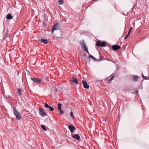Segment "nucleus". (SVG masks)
Masks as SVG:
<instances>
[{
	"label": "nucleus",
	"mask_w": 149,
	"mask_h": 149,
	"mask_svg": "<svg viewBox=\"0 0 149 149\" xmlns=\"http://www.w3.org/2000/svg\"><path fill=\"white\" fill-rule=\"evenodd\" d=\"M40 41L41 42L45 44H47L48 42V40L47 39H42Z\"/></svg>",
	"instance_id": "nucleus-14"
},
{
	"label": "nucleus",
	"mask_w": 149,
	"mask_h": 149,
	"mask_svg": "<svg viewBox=\"0 0 149 149\" xmlns=\"http://www.w3.org/2000/svg\"><path fill=\"white\" fill-rule=\"evenodd\" d=\"M80 43L81 47L82 49L85 50L86 52L88 51V49L86 46L84 41V40H82L80 41Z\"/></svg>",
	"instance_id": "nucleus-4"
},
{
	"label": "nucleus",
	"mask_w": 149,
	"mask_h": 149,
	"mask_svg": "<svg viewBox=\"0 0 149 149\" xmlns=\"http://www.w3.org/2000/svg\"><path fill=\"white\" fill-rule=\"evenodd\" d=\"M64 3L63 0H58V4L61 5L63 4Z\"/></svg>",
	"instance_id": "nucleus-17"
},
{
	"label": "nucleus",
	"mask_w": 149,
	"mask_h": 149,
	"mask_svg": "<svg viewBox=\"0 0 149 149\" xmlns=\"http://www.w3.org/2000/svg\"><path fill=\"white\" fill-rule=\"evenodd\" d=\"M60 26L58 23H56L53 26L52 28V33L56 30L60 28Z\"/></svg>",
	"instance_id": "nucleus-5"
},
{
	"label": "nucleus",
	"mask_w": 149,
	"mask_h": 149,
	"mask_svg": "<svg viewBox=\"0 0 149 149\" xmlns=\"http://www.w3.org/2000/svg\"><path fill=\"white\" fill-rule=\"evenodd\" d=\"M138 90L135 91L133 92V93L134 94H136L138 92Z\"/></svg>",
	"instance_id": "nucleus-28"
},
{
	"label": "nucleus",
	"mask_w": 149,
	"mask_h": 149,
	"mask_svg": "<svg viewBox=\"0 0 149 149\" xmlns=\"http://www.w3.org/2000/svg\"><path fill=\"white\" fill-rule=\"evenodd\" d=\"M142 77L144 78V79H147L148 77H146V76H144L143 75H142Z\"/></svg>",
	"instance_id": "nucleus-27"
},
{
	"label": "nucleus",
	"mask_w": 149,
	"mask_h": 149,
	"mask_svg": "<svg viewBox=\"0 0 149 149\" xmlns=\"http://www.w3.org/2000/svg\"><path fill=\"white\" fill-rule=\"evenodd\" d=\"M62 105V104L60 103H58V109L59 110H60L61 109V106Z\"/></svg>",
	"instance_id": "nucleus-16"
},
{
	"label": "nucleus",
	"mask_w": 149,
	"mask_h": 149,
	"mask_svg": "<svg viewBox=\"0 0 149 149\" xmlns=\"http://www.w3.org/2000/svg\"><path fill=\"white\" fill-rule=\"evenodd\" d=\"M39 114L42 117H44L45 116H47V114L45 112L44 110L42 109L40 107L39 108Z\"/></svg>",
	"instance_id": "nucleus-6"
},
{
	"label": "nucleus",
	"mask_w": 149,
	"mask_h": 149,
	"mask_svg": "<svg viewBox=\"0 0 149 149\" xmlns=\"http://www.w3.org/2000/svg\"><path fill=\"white\" fill-rule=\"evenodd\" d=\"M70 82L74 83L76 85H77L78 84V81L77 80V78L76 77H72V79L71 80H70Z\"/></svg>",
	"instance_id": "nucleus-7"
},
{
	"label": "nucleus",
	"mask_w": 149,
	"mask_h": 149,
	"mask_svg": "<svg viewBox=\"0 0 149 149\" xmlns=\"http://www.w3.org/2000/svg\"><path fill=\"white\" fill-rule=\"evenodd\" d=\"M41 127L42 129L45 131L46 130V128L45 127L44 125H41Z\"/></svg>",
	"instance_id": "nucleus-19"
},
{
	"label": "nucleus",
	"mask_w": 149,
	"mask_h": 149,
	"mask_svg": "<svg viewBox=\"0 0 149 149\" xmlns=\"http://www.w3.org/2000/svg\"><path fill=\"white\" fill-rule=\"evenodd\" d=\"M130 30H129L128 32V34L127 35L129 36V35H130Z\"/></svg>",
	"instance_id": "nucleus-31"
},
{
	"label": "nucleus",
	"mask_w": 149,
	"mask_h": 149,
	"mask_svg": "<svg viewBox=\"0 0 149 149\" xmlns=\"http://www.w3.org/2000/svg\"><path fill=\"white\" fill-rule=\"evenodd\" d=\"M13 112H14V111L15 110H17L14 107H13Z\"/></svg>",
	"instance_id": "nucleus-30"
},
{
	"label": "nucleus",
	"mask_w": 149,
	"mask_h": 149,
	"mask_svg": "<svg viewBox=\"0 0 149 149\" xmlns=\"http://www.w3.org/2000/svg\"><path fill=\"white\" fill-rule=\"evenodd\" d=\"M49 110L50 111H52L54 110V109L51 106H50V107H49Z\"/></svg>",
	"instance_id": "nucleus-23"
},
{
	"label": "nucleus",
	"mask_w": 149,
	"mask_h": 149,
	"mask_svg": "<svg viewBox=\"0 0 149 149\" xmlns=\"http://www.w3.org/2000/svg\"><path fill=\"white\" fill-rule=\"evenodd\" d=\"M31 79L33 82L37 84H40L42 81V79L40 78L38 79L36 77H33V78H31Z\"/></svg>",
	"instance_id": "nucleus-1"
},
{
	"label": "nucleus",
	"mask_w": 149,
	"mask_h": 149,
	"mask_svg": "<svg viewBox=\"0 0 149 149\" xmlns=\"http://www.w3.org/2000/svg\"><path fill=\"white\" fill-rule=\"evenodd\" d=\"M15 115L16 118L18 120H20L21 118V116L20 113L17 110H15L13 112Z\"/></svg>",
	"instance_id": "nucleus-2"
},
{
	"label": "nucleus",
	"mask_w": 149,
	"mask_h": 149,
	"mask_svg": "<svg viewBox=\"0 0 149 149\" xmlns=\"http://www.w3.org/2000/svg\"><path fill=\"white\" fill-rule=\"evenodd\" d=\"M120 46L116 45H113L112 47V49L114 51H116L120 49Z\"/></svg>",
	"instance_id": "nucleus-8"
},
{
	"label": "nucleus",
	"mask_w": 149,
	"mask_h": 149,
	"mask_svg": "<svg viewBox=\"0 0 149 149\" xmlns=\"http://www.w3.org/2000/svg\"><path fill=\"white\" fill-rule=\"evenodd\" d=\"M115 72L114 73H112L111 75L112 76V77H111L108 80V82H110L115 77V74H116V73H115Z\"/></svg>",
	"instance_id": "nucleus-12"
},
{
	"label": "nucleus",
	"mask_w": 149,
	"mask_h": 149,
	"mask_svg": "<svg viewBox=\"0 0 149 149\" xmlns=\"http://www.w3.org/2000/svg\"><path fill=\"white\" fill-rule=\"evenodd\" d=\"M129 36V35H127L125 37L124 39H126Z\"/></svg>",
	"instance_id": "nucleus-29"
},
{
	"label": "nucleus",
	"mask_w": 149,
	"mask_h": 149,
	"mask_svg": "<svg viewBox=\"0 0 149 149\" xmlns=\"http://www.w3.org/2000/svg\"><path fill=\"white\" fill-rule=\"evenodd\" d=\"M139 77L137 76H135L132 78V80L134 81H137Z\"/></svg>",
	"instance_id": "nucleus-15"
},
{
	"label": "nucleus",
	"mask_w": 149,
	"mask_h": 149,
	"mask_svg": "<svg viewBox=\"0 0 149 149\" xmlns=\"http://www.w3.org/2000/svg\"><path fill=\"white\" fill-rule=\"evenodd\" d=\"M22 91V90L20 88H19L18 89V92L19 96H21L22 95V93L21 92Z\"/></svg>",
	"instance_id": "nucleus-18"
},
{
	"label": "nucleus",
	"mask_w": 149,
	"mask_h": 149,
	"mask_svg": "<svg viewBox=\"0 0 149 149\" xmlns=\"http://www.w3.org/2000/svg\"><path fill=\"white\" fill-rule=\"evenodd\" d=\"M68 128L70 130L71 132H73L74 130H75V127L72 125L69 126Z\"/></svg>",
	"instance_id": "nucleus-11"
},
{
	"label": "nucleus",
	"mask_w": 149,
	"mask_h": 149,
	"mask_svg": "<svg viewBox=\"0 0 149 149\" xmlns=\"http://www.w3.org/2000/svg\"><path fill=\"white\" fill-rule=\"evenodd\" d=\"M55 91L56 92H58L59 91L58 90V89H55Z\"/></svg>",
	"instance_id": "nucleus-32"
},
{
	"label": "nucleus",
	"mask_w": 149,
	"mask_h": 149,
	"mask_svg": "<svg viewBox=\"0 0 149 149\" xmlns=\"http://www.w3.org/2000/svg\"><path fill=\"white\" fill-rule=\"evenodd\" d=\"M131 29H132V28H130V30H130V31H131Z\"/></svg>",
	"instance_id": "nucleus-35"
},
{
	"label": "nucleus",
	"mask_w": 149,
	"mask_h": 149,
	"mask_svg": "<svg viewBox=\"0 0 149 149\" xmlns=\"http://www.w3.org/2000/svg\"><path fill=\"white\" fill-rule=\"evenodd\" d=\"M87 52L88 53V54L89 55H90V54H89V52L88 51Z\"/></svg>",
	"instance_id": "nucleus-34"
},
{
	"label": "nucleus",
	"mask_w": 149,
	"mask_h": 149,
	"mask_svg": "<svg viewBox=\"0 0 149 149\" xmlns=\"http://www.w3.org/2000/svg\"><path fill=\"white\" fill-rule=\"evenodd\" d=\"M60 111V113L62 114H63L64 113V112L63 111V110H59Z\"/></svg>",
	"instance_id": "nucleus-26"
},
{
	"label": "nucleus",
	"mask_w": 149,
	"mask_h": 149,
	"mask_svg": "<svg viewBox=\"0 0 149 149\" xmlns=\"http://www.w3.org/2000/svg\"><path fill=\"white\" fill-rule=\"evenodd\" d=\"M70 116H71V117L72 118H73V117H74V116L73 115V112H72V111H71V112H70Z\"/></svg>",
	"instance_id": "nucleus-25"
},
{
	"label": "nucleus",
	"mask_w": 149,
	"mask_h": 149,
	"mask_svg": "<svg viewBox=\"0 0 149 149\" xmlns=\"http://www.w3.org/2000/svg\"><path fill=\"white\" fill-rule=\"evenodd\" d=\"M72 137L78 140L80 139L79 135L78 134H74L72 135Z\"/></svg>",
	"instance_id": "nucleus-10"
},
{
	"label": "nucleus",
	"mask_w": 149,
	"mask_h": 149,
	"mask_svg": "<svg viewBox=\"0 0 149 149\" xmlns=\"http://www.w3.org/2000/svg\"><path fill=\"white\" fill-rule=\"evenodd\" d=\"M82 82L84 88L86 89H88L89 88V85L87 84V82L86 81L83 80Z\"/></svg>",
	"instance_id": "nucleus-9"
},
{
	"label": "nucleus",
	"mask_w": 149,
	"mask_h": 149,
	"mask_svg": "<svg viewBox=\"0 0 149 149\" xmlns=\"http://www.w3.org/2000/svg\"><path fill=\"white\" fill-rule=\"evenodd\" d=\"M6 18L7 19H10L12 18L13 16L11 15L10 13H8L7 15Z\"/></svg>",
	"instance_id": "nucleus-13"
},
{
	"label": "nucleus",
	"mask_w": 149,
	"mask_h": 149,
	"mask_svg": "<svg viewBox=\"0 0 149 149\" xmlns=\"http://www.w3.org/2000/svg\"><path fill=\"white\" fill-rule=\"evenodd\" d=\"M100 58H101V60H102V56H100Z\"/></svg>",
	"instance_id": "nucleus-33"
},
{
	"label": "nucleus",
	"mask_w": 149,
	"mask_h": 149,
	"mask_svg": "<svg viewBox=\"0 0 149 149\" xmlns=\"http://www.w3.org/2000/svg\"><path fill=\"white\" fill-rule=\"evenodd\" d=\"M89 57L91 58L92 59H94V60H95V61H96V58L94 56H93L92 55H90V56H89Z\"/></svg>",
	"instance_id": "nucleus-21"
},
{
	"label": "nucleus",
	"mask_w": 149,
	"mask_h": 149,
	"mask_svg": "<svg viewBox=\"0 0 149 149\" xmlns=\"http://www.w3.org/2000/svg\"><path fill=\"white\" fill-rule=\"evenodd\" d=\"M106 44V42L104 41H103L101 42L100 41H97L96 45L98 47H104L105 46Z\"/></svg>",
	"instance_id": "nucleus-3"
},
{
	"label": "nucleus",
	"mask_w": 149,
	"mask_h": 149,
	"mask_svg": "<svg viewBox=\"0 0 149 149\" xmlns=\"http://www.w3.org/2000/svg\"><path fill=\"white\" fill-rule=\"evenodd\" d=\"M44 106L46 108H49L50 107V106H49L48 104L47 103H45L44 104Z\"/></svg>",
	"instance_id": "nucleus-20"
},
{
	"label": "nucleus",
	"mask_w": 149,
	"mask_h": 149,
	"mask_svg": "<svg viewBox=\"0 0 149 149\" xmlns=\"http://www.w3.org/2000/svg\"><path fill=\"white\" fill-rule=\"evenodd\" d=\"M43 24L44 27H45L46 26V23L45 21H43Z\"/></svg>",
	"instance_id": "nucleus-24"
},
{
	"label": "nucleus",
	"mask_w": 149,
	"mask_h": 149,
	"mask_svg": "<svg viewBox=\"0 0 149 149\" xmlns=\"http://www.w3.org/2000/svg\"><path fill=\"white\" fill-rule=\"evenodd\" d=\"M8 34V31L7 30V31L6 33V35H5L4 38H3V40H4L6 38V37L7 36Z\"/></svg>",
	"instance_id": "nucleus-22"
}]
</instances>
